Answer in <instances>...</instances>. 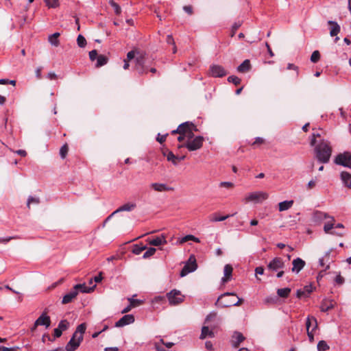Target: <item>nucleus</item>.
Here are the masks:
<instances>
[{
	"mask_svg": "<svg viewBox=\"0 0 351 351\" xmlns=\"http://www.w3.org/2000/svg\"><path fill=\"white\" fill-rule=\"evenodd\" d=\"M291 293V289L290 288H283V289H278L277 290V294L280 298H286L289 296V293Z\"/></svg>",
	"mask_w": 351,
	"mask_h": 351,
	"instance_id": "nucleus-36",
	"label": "nucleus"
},
{
	"mask_svg": "<svg viewBox=\"0 0 351 351\" xmlns=\"http://www.w3.org/2000/svg\"><path fill=\"white\" fill-rule=\"evenodd\" d=\"M41 71H42V67H38L35 71L36 77L38 79H41V77H42Z\"/></svg>",
	"mask_w": 351,
	"mask_h": 351,
	"instance_id": "nucleus-64",
	"label": "nucleus"
},
{
	"mask_svg": "<svg viewBox=\"0 0 351 351\" xmlns=\"http://www.w3.org/2000/svg\"><path fill=\"white\" fill-rule=\"evenodd\" d=\"M245 339L244 336L240 332H234L232 336L231 342L234 348H237L239 344Z\"/></svg>",
	"mask_w": 351,
	"mask_h": 351,
	"instance_id": "nucleus-15",
	"label": "nucleus"
},
{
	"mask_svg": "<svg viewBox=\"0 0 351 351\" xmlns=\"http://www.w3.org/2000/svg\"><path fill=\"white\" fill-rule=\"evenodd\" d=\"M86 329V324L82 323L77 326L75 332L73 333L71 339L66 346V351H74L78 348L82 341L83 336Z\"/></svg>",
	"mask_w": 351,
	"mask_h": 351,
	"instance_id": "nucleus-2",
	"label": "nucleus"
},
{
	"mask_svg": "<svg viewBox=\"0 0 351 351\" xmlns=\"http://www.w3.org/2000/svg\"><path fill=\"white\" fill-rule=\"evenodd\" d=\"M335 306V302L333 300H324L320 306V310L322 312H327L329 310L333 308Z\"/></svg>",
	"mask_w": 351,
	"mask_h": 351,
	"instance_id": "nucleus-25",
	"label": "nucleus"
},
{
	"mask_svg": "<svg viewBox=\"0 0 351 351\" xmlns=\"http://www.w3.org/2000/svg\"><path fill=\"white\" fill-rule=\"evenodd\" d=\"M44 1L49 8H56L60 5L58 0H44Z\"/></svg>",
	"mask_w": 351,
	"mask_h": 351,
	"instance_id": "nucleus-41",
	"label": "nucleus"
},
{
	"mask_svg": "<svg viewBox=\"0 0 351 351\" xmlns=\"http://www.w3.org/2000/svg\"><path fill=\"white\" fill-rule=\"evenodd\" d=\"M69 327V322L66 319L61 320L58 326V328L62 331L67 330Z\"/></svg>",
	"mask_w": 351,
	"mask_h": 351,
	"instance_id": "nucleus-40",
	"label": "nucleus"
},
{
	"mask_svg": "<svg viewBox=\"0 0 351 351\" xmlns=\"http://www.w3.org/2000/svg\"><path fill=\"white\" fill-rule=\"evenodd\" d=\"M77 43L80 47H84L86 45V40L82 35L80 34L77 38Z\"/></svg>",
	"mask_w": 351,
	"mask_h": 351,
	"instance_id": "nucleus-47",
	"label": "nucleus"
},
{
	"mask_svg": "<svg viewBox=\"0 0 351 351\" xmlns=\"http://www.w3.org/2000/svg\"><path fill=\"white\" fill-rule=\"evenodd\" d=\"M293 204V200L283 201L279 203L278 208L280 212L289 210Z\"/></svg>",
	"mask_w": 351,
	"mask_h": 351,
	"instance_id": "nucleus-27",
	"label": "nucleus"
},
{
	"mask_svg": "<svg viewBox=\"0 0 351 351\" xmlns=\"http://www.w3.org/2000/svg\"><path fill=\"white\" fill-rule=\"evenodd\" d=\"M313 291L312 285H306L302 289H298L296 291V296L298 298H307L309 294Z\"/></svg>",
	"mask_w": 351,
	"mask_h": 351,
	"instance_id": "nucleus-13",
	"label": "nucleus"
},
{
	"mask_svg": "<svg viewBox=\"0 0 351 351\" xmlns=\"http://www.w3.org/2000/svg\"><path fill=\"white\" fill-rule=\"evenodd\" d=\"M318 351H326L330 349L329 346L324 341H320L317 344Z\"/></svg>",
	"mask_w": 351,
	"mask_h": 351,
	"instance_id": "nucleus-45",
	"label": "nucleus"
},
{
	"mask_svg": "<svg viewBox=\"0 0 351 351\" xmlns=\"http://www.w3.org/2000/svg\"><path fill=\"white\" fill-rule=\"evenodd\" d=\"M234 215H227L225 216L218 217L217 213H214L210 216L209 220L211 222H217V221H222L228 218H229L230 216H233Z\"/></svg>",
	"mask_w": 351,
	"mask_h": 351,
	"instance_id": "nucleus-30",
	"label": "nucleus"
},
{
	"mask_svg": "<svg viewBox=\"0 0 351 351\" xmlns=\"http://www.w3.org/2000/svg\"><path fill=\"white\" fill-rule=\"evenodd\" d=\"M183 10L190 15L193 14V8L191 5H184Z\"/></svg>",
	"mask_w": 351,
	"mask_h": 351,
	"instance_id": "nucleus-62",
	"label": "nucleus"
},
{
	"mask_svg": "<svg viewBox=\"0 0 351 351\" xmlns=\"http://www.w3.org/2000/svg\"><path fill=\"white\" fill-rule=\"evenodd\" d=\"M320 59V53L318 51H314L311 56V61L313 63L317 62Z\"/></svg>",
	"mask_w": 351,
	"mask_h": 351,
	"instance_id": "nucleus-50",
	"label": "nucleus"
},
{
	"mask_svg": "<svg viewBox=\"0 0 351 351\" xmlns=\"http://www.w3.org/2000/svg\"><path fill=\"white\" fill-rule=\"evenodd\" d=\"M335 282L338 285H342L344 282V278L340 275L338 274L335 278Z\"/></svg>",
	"mask_w": 351,
	"mask_h": 351,
	"instance_id": "nucleus-60",
	"label": "nucleus"
},
{
	"mask_svg": "<svg viewBox=\"0 0 351 351\" xmlns=\"http://www.w3.org/2000/svg\"><path fill=\"white\" fill-rule=\"evenodd\" d=\"M168 134H164V135H161L160 134H158L157 136V138H156V140L158 142H159L160 143H162L163 142H165L166 141V138H167V136Z\"/></svg>",
	"mask_w": 351,
	"mask_h": 351,
	"instance_id": "nucleus-58",
	"label": "nucleus"
},
{
	"mask_svg": "<svg viewBox=\"0 0 351 351\" xmlns=\"http://www.w3.org/2000/svg\"><path fill=\"white\" fill-rule=\"evenodd\" d=\"M334 163L337 165L351 169V153L344 152L337 154L334 159Z\"/></svg>",
	"mask_w": 351,
	"mask_h": 351,
	"instance_id": "nucleus-3",
	"label": "nucleus"
},
{
	"mask_svg": "<svg viewBox=\"0 0 351 351\" xmlns=\"http://www.w3.org/2000/svg\"><path fill=\"white\" fill-rule=\"evenodd\" d=\"M62 334V332L58 328H56L53 330V336L54 338L60 337Z\"/></svg>",
	"mask_w": 351,
	"mask_h": 351,
	"instance_id": "nucleus-63",
	"label": "nucleus"
},
{
	"mask_svg": "<svg viewBox=\"0 0 351 351\" xmlns=\"http://www.w3.org/2000/svg\"><path fill=\"white\" fill-rule=\"evenodd\" d=\"M204 141L203 136H197L191 141H187L184 145H179L178 148L186 147L191 152L195 151L202 147Z\"/></svg>",
	"mask_w": 351,
	"mask_h": 351,
	"instance_id": "nucleus-4",
	"label": "nucleus"
},
{
	"mask_svg": "<svg viewBox=\"0 0 351 351\" xmlns=\"http://www.w3.org/2000/svg\"><path fill=\"white\" fill-rule=\"evenodd\" d=\"M160 343L164 344L167 348H171L172 346L174 344L172 342L165 343L163 339H160V342L155 343L156 351H164V350L160 346Z\"/></svg>",
	"mask_w": 351,
	"mask_h": 351,
	"instance_id": "nucleus-37",
	"label": "nucleus"
},
{
	"mask_svg": "<svg viewBox=\"0 0 351 351\" xmlns=\"http://www.w3.org/2000/svg\"><path fill=\"white\" fill-rule=\"evenodd\" d=\"M217 318V312L213 311L210 313L205 319V323L209 324L212 321H215V319Z\"/></svg>",
	"mask_w": 351,
	"mask_h": 351,
	"instance_id": "nucleus-43",
	"label": "nucleus"
},
{
	"mask_svg": "<svg viewBox=\"0 0 351 351\" xmlns=\"http://www.w3.org/2000/svg\"><path fill=\"white\" fill-rule=\"evenodd\" d=\"M166 42L169 44V45H174L175 43V41H174V39L172 36V35L169 34V35H167V38H166Z\"/></svg>",
	"mask_w": 351,
	"mask_h": 351,
	"instance_id": "nucleus-61",
	"label": "nucleus"
},
{
	"mask_svg": "<svg viewBox=\"0 0 351 351\" xmlns=\"http://www.w3.org/2000/svg\"><path fill=\"white\" fill-rule=\"evenodd\" d=\"M293 267L291 269L293 272L299 273L305 266V262L300 258L294 259L292 262Z\"/></svg>",
	"mask_w": 351,
	"mask_h": 351,
	"instance_id": "nucleus-16",
	"label": "nucleus"
},
{
	"mask_svg": "<svg viewBox=\"0 0 351 351\" xmlns=\"http://www.w3.org/2000/svg\"><path fill=\"white\" fill-rule=\"evenodd\" d=\"M328 217H330V216L327 213L322 211L317 210L313 213L314 221L322 220Z\"/></svg>",
	"mask_w": 351,
	"mask_h": 351,
	"instance_id": "nucleus-32",
	"label": "nucleus"
},
{
	"mask_svg": "<svg viewBox=\"0 0 351 351\" xmlns=\"http://www.w3.org/2000/svg\"><path fill=\"white\" fill-rule=\"evenodd\" d=\"M330 253H331V250L327 251L325 253L324 256L322 258H319V263L320 266H322V267H324L326 263H328V265L326 267L325 270H327L330 268L329 264H330Z\"/></svg>",
	"mask_w": 351,
	"mask_h": 351,
	"instance_id": "nucleus-26",
	"label": "nucleus"
},
{
	"mask_svg": "<svg viewBox=\"0 0 351 351\" xmlns=\"http://www.w3.org/2000/svg\"><path fill=\"white\" fill-rule=\"evenodd\" d=\"M51 324L50 317L47 315L46 311H44L39 317L35 321L32 330H34L38 326H44L46 328H49Z\"/></svg>",
	"mask_w": 351,
	"mask_h": 351,
	"instance_id": "nucleus-8",
	"label": "nucleus"
},
{
	"mask_svg": "<svg viewBox=\"0 0 351 351\" xmlns=\"http://www.w3.org/2000/svg\"><path fill=\"white\" fill-rule=\"evenodd\" d=\"M197 267V265L196 263V258L194 255H191L188 261L186 263L185 265L183 267L180 271V276L184 277L189 274L191 272L196 270Z\"/></svg>",
	"mask_w": 351,
	"mask_h": 351,
	"instance_id": "nucleus-6",
	"label": "nucleus"
},
{
	"mask_svg": "<svg viewBox=\"0 0 351 351\" xmlns=\"http://www.w3.org/2000/svg\"><path fill=\"white\" fill-rule=\"evenodd\" d=\"M193 132H195V129H191V130H188L187 132H186L185 134H184V135L186 139V141H191V139L195 138Z\"/></svg>",
	"mask_w": 351,
	"mask_h": 351,
	"instance_id": "nucleus-54",
	"label": "nucleus"
},
{
	"mask_svg": "<svg viewBox=\"0 0 351 351\" xmlns=\"http://www.w3.org/2000/svg\"><path fill=\"white\" fill-rule=\"evenodd\" d=\"M188 241H193L196 243H199V239L193 235L189 234L182 238L181 243H184Z\"/></svg>",
	"mask_w": 351,
	"mask_h": 351,
	"instance_id": "nucleus-48",
	"label": "nucleus"
},
{
	"mask_svg": "<svg viewBox=\"0 0 351 351\" xmlns=\"http://www.w3.org/2000/svg\"><path fill=\"white\" fill-rule=\"evenodd\" d=\"M150 186H151L152 189H153L155 191H157V192H163V191H169L173 190V189L172 187H170L163 183L154 182V183H152Z\"/></svg>",
	"mask_w": 351,
	"mask_h": 351,
	"instance_id": "nucleus-17",
	"label": "nucleus"
},
{
	"mask_svg": "<svg viewBox=\"0 0 351 351\" xmlns=\"http://www.w3.org/2000/svg\"><path fill=\"white\" fill-rule=\"evenodd\" d=\"M96 285H93L91 287H88L86 285L85 283H83V284H77V285H75L73 288L75 289V290H77V293L80 292H82V293H90L92 292L94 289L95 288Z\"/></svg>",
	"mask_w": 351,
	"mask_h": 351,
	"instance_id": "nucleus-18",
	"label": "nucleus"
},
{
	"mask_svg": "<svg viewBox=\"0 0 351 351\" xmlns=\"http://www.w3.org/2000/svg\"><path fill=\"white\" fill-rule=\"evenodd\" d=\"M156 251V250L154 247L148 248L147 250V251L143 255V258H147L153 256L155 254Z\"/></svg>",
	"mask_w": 351,
	"mask_h": 351,
	"instance_id": "nucleus-49",
	"label": "nucleus"
},
{
	"mask_svg": "<svg viewBox=\"0 0 351 351\" xmlns=\"http://www.w3.org/2000/svg\"><path fill=\"white\" fill-rule=\"evenodd\" d=\"M109 4L113 8L116 14H120L121 12V7L113 0L109 1Z\"/></svg>",
	"mask_w": 351,
	"mask_h": 351,
	"instance_id": "nucleus-46",
	"label": "nucleus"
},
{
	"mask_svg": "<svg viewBox=\"0 0 351 351\" xmlns=\"http://www.w3.org/2000/svg\"><path fill=\"white\" fill-rule=\"evenodd\" d=\"M167 159L171 162L175 166L178 165V156L174 155L172 152H169L167 154Z\"/></svg>",
	"mask_w": 351,
	"mask_h": 351,
	"instance_id": "nucleus-38",
	"label": "nucleus"
},
{
	"mask_svg": "<svg viewBox=\"0 0 351 351\" xmlns=\"http://www.w3.org/2000/svg\"><path fill=\"white\" fill-rule=\"evenodd\" d=\"M59 36H60V33L56 32L49 36L48 40L51 45L58 47L60 44V42L58 40Z\"/></svg>",
	"mask_w": 351,
	"mask_h": 351,
	"instance_id": "nucleus-29",
	"label": "nucleus"
},
{
	"mask_svg": "<svg viewBox=\"0 0 351 351\" xmlns=\"http://www.w3.org/2000/svg\"><path fill=\"white\" fill-rule=\"evenodd\" d=\"M136 69L138 70V73L140 74H143V58H141V57H138L136 59Z\"/></svg>",
	"mask_w": 351,
	"mask_h": 351,
	"instance_id": "nucleus-44",
	"label": "nucleus"
},
{
	"mask_svg": "<svg viewBox=\"0 0 351 351\" xmlns=\"http://www.w3.org/2000/svg\"><path fill=\"white\" fill-rule=\"evenodd\" d=\"M340 177L344 185L346 187L351 189V174L347 171H342Z\"/></svg>",
	"mask_w": 351,
	"mask_h": 351,
	"instance_id": "nucleus-23",
	"label": "nucleus"
},
{
	"mask_svg": "<svg viewBox=\"0 0 351 351\" xmlns=\"http://www.w3.org/2000/svg\"><path fill=\"white\" fill-rule=\"evenodd\" d=\"M233 268L232 267L227 264L224 266L223 273L224 277L222 278L221 280L223 283L229 281L231 279Z\"/></svg>",
	"mask_w": 351,
	"mask_h": 351,
	"instance_id": "nucleus-20",
	"label": "nucleus"
},
{
	"mask_svg": "<svg viewBox=\"0 0 351 351\" xmlns=\"http://www.w3.org/2000/svg\"><path fill=\"white\" fill-rule=\"evenodd\" d=\"M40 203V199L38 197H34L29 196L27 199V206L29 208L31 204H38Z\"/></svg>",
	"mask_w": 351,
	"mask_h": 351,
	"instance_id": "nucleus-51",
	"label": "nucleus"
},
{
	"mask_svg": "<svg viewBox=\"0 0 351 351\" xmlns=\"http://www.w3.org/2000/svg\"><path fill=\"white\" fill-rule=\"evenodd\" d=\"M229 82H232L235 85H239L241 83V79L235 75L229 76L228 78Z\"/></svg>",
	"mask_w": 351,
	"mask_h": 351,
	"instance_id": "nucleus-53",
	"label": "nucleus"
},
{
	"mask_svg": "<svg viewBox=\"0 0 351 351\" xmlns=\"http://www.w3.org/2000/svg\"><path fill=\"white\" fill-rule=\"evenodd\" d=\"M214 336V333L212 330H209L208 326H203L202 328V332L200 335V339H205L207 337H213Z\"/></svg>",
	"mask_w": 351,
	"mask_h": 351,
	"instance_id": "nucleus-31",
	"label": "nucleus"
},
{
	"mask_svg": "<svg viewBox=\"0 0 351 351\" xmlns=\"http://www.w3.org/2000/svg\"><path fill=\"white\" fill-rule=\"evenodd\" d=\"M233 183L230 182H221L219 184V186L221 187H226V188H232L233 186Z\"/></svg>",
	"mask_w": 351,
	"mask_h": 351,
	"instance_id": "nucleus-59",
	"label": "nucleus"
},
{
	"mask_svg": "<svg viewBox=\"0 0 351 351\" xmlns=\"http://www.w3.org/2000/svg\"><path fill=\"white\" fill-rule=\"evenodd\" d=\"M285 263L282 258H274L267 265V269L272 271H278L280 269H283Z\"/></svg>",
	"mask_w": 351,
	"mask_h": 351,
	"instance_id": "nucleus-9",
	"label": "nucleus"
},
{
	"mask_svg": "<svg viewBox=\"0 0 351 351\" xmlns=\"http://www.w3.org/2000/svg\"><path fill=\"white\" fill-rule=\"evenodd\" d=\"M97 50L94 49L89 52V58L91 61H94L95 59H97Z\"/></svg>",
	"mask_w": 351,
	"mask_h": 351,
	"instance_id": "nucleus-57",
	"label": "nucleus"
},
{
	"mask_svg": "<svg viewBox=\"0 0 351 351\" xmlns=\"http://www.w3.org/2000/svg\"><path fill=\"white\" fill-rule=\"evenodd\" d=\"M251 65L249 60H245L238 67L237 71L241 73H245L250 69Z\"/></svg>",
	"mask_w": 351,
	"mask_h": 351,
	"instance_id": "nucleus-28",
	"label": "nucleus"
},
{
	"mask_svg": "<svg viewBox=\"0 0 351 351\" xmlns=\"http://www.w3.org/2000/svg\"><path fill=\"white\" fill-rule=\"evenodd\" d=\"M77 290L73 288L69 293L64 295L62 303L65 304L71 302L77 295Z\"/></svg>",
	"mask_w": 351,
	"mask_h": 351,
	"instance_id": "nucleus-19",
	"label": "nucleus"
},
{
	"mask_svg": "<svg viewBox=\"0 0 351 351\" xmlns=\"http://www.w3.org/2000/svg\"><path fill=\"white\" fill-rule=\"evenodd\" d=\"M182 124H184V126L182 128V131L180 130V133L185 134L186 132L191 129H195V131H197V127L192 122L186 121L182 123Z\"/></svg>",
	"mask_w": 351,
	"mask_h": 351,
	"instance_id": "nucleus-33",
	"label": "nucleus"
},
{
	"mask_svg": "<svg viewBox=\"0 0 351 351\" xmlns=\"http://www.w3.org/2000/svg\"><path fill=\"white\" fill-rule=\"evenodd\" d=\"M68 146L66 144L63 145L60 149V155L62 158H64L68 153Z\"/></svg>",
	"mask_w": 351,
	"mask_h": 351,
	"instance_id": "nucleus-52",
	"label": "nucleus"
},
{
	"mask_svg": "<svg viewBox=\"0 0 351 351\" xmlns=\"http://www.w3.org/2000/svg\"><path fill=\"white\" fill-rule=\"evenodd\" d=\"M136 207V204L135 203H126L123 204V206H120L119 208H117L115 211H114L112 214H110L104 221V225L110 219V218L114 215L115 214L123 212V211H131L134 210Z\"/></svg>",
	"mask_w": 351,
	"mask_h": 351,
	"instance_id": "nucleus-10",
	"label": "nucleus"
},
{
	"mask_svg": "<svg viewBox=\"0 0 351 351\" xmlns=\"http://www.w3.org/2000/svg\"><path fill=\"white\" fill-rule=\"evenodd\" d=\"M329 218L331 219V221H328L324 226V230L327 234L330 233L331 232L330 230L332 228H335V224H334L335 219H334V217H330Z\"/></svg>",
	"mask_w": 351,
	"mask_h": 351,
	"instance_id": "nucleus-34",
	"label": "nucleus"
},
{
	"mask_svg": "<svg viewBox=\"0 0 351 351\" xmlns=\"http://www.w3.org/2000/svg\"><path fill=\"white\" fill-rule=\"evenodd\" d=\"M146 249H147V247L145 245L140 246L138 245H135L133 247L132 252L134 254L139 255L143 251H144Z\"/></svg>",
	"mask_w": 351,
	"mask_h": 351,
	"instance_id": "nucleus-42",
	"label": "nucleus"
},
{
	"mask_svg": "<svg viewBox=\"0 0 351 351\" xmlns=\"http://www.w3.org/2000/svg\"><path fill=\"white\" fill-rule=\"evenodd\" d=\"M149 244L154 246H159L162 244H166L167 240L164 235H161V237H157L152 240H149Z\"/></svg>",
	"mask_w": 351,
	"mask_h": 351,
	"instance_id": "nucleus-24",
	"label": "nucleus"
},
{
	"mask_svg": "<svg viewBox=\"0 0 351 351\" xmlns=\"http://www.w3.org/2000/svg\"><path fill=\"white\" fill-rule=\"evenodd\" d=\"M108 58L104 55H99L97 58L96 67H100L107 64Z\"/></svg>",
	"mask_w": 351,
	"mask_h": 351,
	"instance_id": "nucleus-35",
	"label": "nucleus"
},
{
	"mask_svg": "<svg viewBox=\"0 0 351 351\" xmlns=\"http://www.w3.org/2000/svg\"><path fill=\"white\" fill-rule=\"evenodd\" d=\"M231 295L237 296V294L233 292H226V293L221 294V295H219L217 302H215V305L219 307H221V308H226L227 306H222L221 304L223 302H234V300H231L226 298V297L231 296Z\"/></svg>",
	"mask_w": 351,
	"mask_h": 351,
	"instance_id": "nucleus-14",
	"label": "nucleus"
},
{
	"mask_svg": "<svg viewBox=\"0 0 351 351\" xmlns=\"http://www.w3.org/2000/svg\"><path fill=\"white\" fill-rule=\"evenodd\" d=\"M315 157L321 163H328L332 154V148L328 141L322 139L315 147Z\"/></svg>",
	"mask_w": 351,
	"mask_h": 351,
	"instance_id": "nucleus-1",
	"label": "nucleus"
},
{
	"mask_svg": "<svg viewBox=\"0 0 351 351\" xmlns=\"http://www.w3.org/2000/svg\"><path fill=\"white\" fill-rule=\"evenodd\" d=\"M328 24L331 26L330 31V36H337L341 29L339 25L336 21H328Z\"/></svg>",
	"mask_w": 351,
	"mask_h": 351,
	"instance_id": "nucleus-22",
	"label": "nucleus"
},
{
	"mask_svg": "<svg viewBox=\"0 0 351 351\" xmlns=\"http://www.w3.org/2000/svg\"><path fill=\"white\" fill-rule=\"evenodd\" d=\"M307 332L314 330L317 327V319L314 317H308L306 322Z\"/></svg>",
	"mask_w": 351,
	"mask_h": 351,
	"instance_id": "nucleus-21",
	"label": "nucleus"
},
{
	"mask_svg": "<svg viewBox=\"0 0 351 351\" xmlns=\"http://www.w3.org/2000/svg\"><path fill=\"white\" fill-rule=\"evenodd\" d=\"M269 195L266 192L255 191L247 194L245 197V200L246 202H253L255 203H261L267 199Z\"/></svg>",
	"mask_w": 351,
	"mask_h": 351,
	"instance_id": "nucleus-5",
	"label": "nucleus"
},
{
	"mask_svg": "<svg viewBox=\"0 0 351 351\" xmlns=\"http://www.w3.org/2000/svg\"><path fill=\"white\" fill-rule=\"evenodd\" d=\"M238 298L237 302H223L221 304L222 306H239L242 302L243 300L239 298L238 296H236Z\"/></svg>",
	"mask_w": 351,
	"mask_h": 351,
	"instance_id": "nucleus-39",
	"label": "nucleus"
},
{
	"mask_svg": "<svg viewBox=\"0 0 351 351\" xmlns=\"http://www.w3.org/2000/svg\"><path fill=\"white\" fill-rule=\"evenodd\" d=\"M241 22H235L232 26V32H231V37H233L237 32V30L241 27Z\"/></svg>",
	"mask_w": 351,
	"mask_h": 351,
	"instance_id": "nucleus-55",
	"label": "nucleus"
},
{
	"mask_svg": "<svg viewBox=\"0 0 351 351\" xmlns=\"http://www.w3.org/2000/svg\"><path fill=\"white\" fill-rule=\"evenodd\" d=\"M128 300L130 301L131 306H132L133 307L138 306L143 303L142 300H136V299H133V298H129Z\"/></svg>",
	"mask_w": 351,
	"mask_h": 351,
	"instance_id": "nucleus-56",
	"label": "nucleus"
},
{
	"mask_svg": "<svg viewBox=\"0 0 351 351\" xmlns=\"http://www.w3.org/2000/svg\"><path fill=\"white\" fill-rule=\"evenodd\" d=\"M210 74L214 77H221L226 75V72L222 66L213 64L210 67Z\"/></svg>",
	"mask_w": 351,
	"mask_h": 351,
	"instance_id": "nucleus-11",
	"label": "nucleus"
},
{
	"mask_svg": "<svg viewBox=\"0 0 351 351\" xmlns=\"http://www.w3.org/2000/svg\"><path fill=\"white\" fill-rule=\"evenodd\" d=\"M167 297L171 305H177L184 300V295L178 290L173 289L167 294Z\"/></svg>",
	"mask_w": 351,
	"mask_h": 351,
	"instance_id": "nucleus-7",
	"label": "nucleus"
},
{
	"mask_svg": "<svg viewBox=\"0 0 351 351\" xmlns=\"http://www.w3.org/2000/svg\"><path fill=\"white\" fill-rule=\"evenodd\" d=\"M135 319L133 315L128 314L123 316L119 321L115 323L116 327H123L124 326L132 324Z\"/></svg>",
	"mask_w": 351,
	"mask_h": 351,
	"instance_id": "nucleus-12",
	"label": "nucleus"
}]
</instances>
